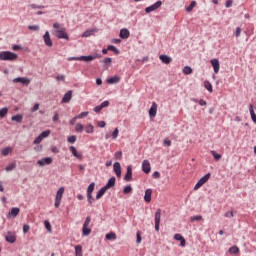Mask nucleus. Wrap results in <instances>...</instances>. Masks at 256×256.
Wrapping results in <instances>:
<instances>
[{
  "instance_id": "2f4dec72",
  "label": "nucleus",
  "mask_w": 256,
  "mask_h": 256,
  "mask_svg": "<svg viewBox=\"0 0 256 256\" xmlns=\"http://www.w3.org/2000/svg\"><path fill=\"white\" fill-rule=\"evenodd\" d=\"M155 223H161V209H157L155 213Z\"/></svg>"
},
{
  "instance_id": "a878e982",
  "label": "nucleus",
  "mask_w": 256,
  "mask_h": 256,
  "mask_svg": "<svg viewBox=\"0 0 256 256\" xmlns=\"http://www.w3.org/2000/svg\"><path fill=\"white\" fill-rule=\"evenodd\" d=\"M9 153H13V148L6 147L1 150V154L3 155V157H7V155H9Z\"/></svg>"
},
{
  "instance_id": "bf43d9fd",
  "label": "nucleus",
  "mask_w": 256,
  "mask_h": 256,
  "mask_svg": "<svg viewBox=\"0 0 256 256\" xmlns=\"http://www.w3.org/2000/svg\"><path fill=\"white\" fill-rule=\"evenodd\" d=\"M29 229H31V226H29V224H24L23 233H29Z\"/></svg>"
},
{
  "instance_id": "dca6fc26",
  "label": "nucleus",
  "mask_w": 256,
  "mask_h": 256,
  "mask_svg": "<svg viewBox=\"0 0 256 256\" xmlns=\"http://www.w3.org/2000/svg\"><path fill=\"white\" fill-rule=\"evenodd\" d=\"M124 179L125 181H131L133 179V168L131 166L127 167V172Z\"/></svg>"
},
{
  "instance_id": "f257e3e1",
  "label": "nucleus",
  "mask_w": 256,
  "mask_h": 256,
  "mask_svg": "<svg viewBox=\"0 0 256 256\" xmlns=\"http://www.w3.org/2000/svg\"><path fill=\"white\" fill-rule=\"evenodd\" d=\"M53 35L57 37V39H65L66 41H69V34L65 31V27L59 23L53 24Z\"/></svg>"
},
{
  "instance_id": "cd10ccee",
  "label": "nucleus",
  "mask_w": 256,
  "mask_h": 256,
  "mask_svg": "<svg viewBox=\"0 0 256 256\" xmlns=\"http://www.w3.org/2000/svg\"><path fill=\"white\" fill-rule=\"evenodd\" d=\"M75 255L83 256V246H81V245L75 246Z\"/></svg>"
},
{
  "instance_id": "423d86ee",
  "label": "nucleus",
  "mask_w": 256,
  "mask_h": 256,
  "mask_svg": "<svg viewBox=\"0 0 256 256\" xmlns=\"http://www.w3.org/2000/svg\"><path fill=\"white\" fill-rule=\"evenodd\" d=\"M163 5L162 1H157L156 3L152 4L149 7L145 8V13H151L153 11H157V9H159V7H161Z\"/></svg>"
},
{
  "instance_id": "412c9836",
  "label": "nucleus",
  "mask_w": 256,
  "mask_h": 256,
  "mask_svg": "<svg viewBox=\"0 0 256 256\" xmlns=\"http://www.w3.org/2000/svg\"><path fill=\"white\" fill-rule=\"evenodd\" d=\"M151 195H153V190L152 189H147L145 191V195H144V201L146 203H151Z\"/></svg>"
},
{
  "instance_id": "e433bc0d",
  "label": "nucleus",
  "mask_w": 256,
  "mask_h": 256,
  "mask_svg": "<svg viewBox=\"0 0 256 256\" xmlns=\"http://www.w3.org/2000/svg\"><path fill=\"white\" fill-rule=\"evenodd\" d=\"M82 234L84 235V237H87V236L91 235V228L83 227L82 228Z\"/></svg>"
},
{
  "instance_id": "72a5a7b5",
  "label": "nucleus",
  "mask_w": 256,
  "mask_h": 256,
  "mask_svg": "<svg viewBox=\"0 0 256 256\" xmlns=\"http://www.w3.org/2000/svg\"><path fill=\"white\" fill-rule=\"evenodd\" d=\"M12 121H16V123H21L23 121V115L17 114L12 116Z\"/></svg>"
},
{
  "instance_id": "603ef678",
  "label": "nucleus",
  "mask_w": 256,
  "mask_h": 256,
  "mask_svg": "<svg viewBox=\"0 0 256 256\" xmlns=\"http://www.w3.org/2000/svg\"><path fill=\"white\" fill-rule=\"evenodd\" d=\"M93 35V30H87L82 34V37H91Z\"/></svg>"
},
{
  "instance_id": "69168bd1",
  "label": "nucleus",
  "mask_w": 256,
  "mask_h": 256,
  "mask_svg": "<svg viewBox=\"0 0 256 256\" xmlns=\"http://www.w3.org/2000/svg\"><path fill=\"white\" fill-rule=\"evenodd\" d=\"M44 225H45L47 231H51V223H49V221H45Z\"/></svg>"
},
{
  "instance_id": "4d7b16f0",
  "label": "nucleus",
  "mask_w": 256,
  "mask_h": 256,
  "mask_svg": "<svg viewBox=\"0 0 256 256\" xmlns=\"http://www.w3.org/2000/svg\"><path fill=\"white\" fill-rule=\"evenodd\" d=\"M89 115V112H82L77 115L78 119H84V117H87Z\"/></svg>"
},
{
  "instance_id": "774afa93",
  "label": "nucleus",
  "mask_w": 256,
  "mask_h": 256,
  "mask_svg": "<svg viewBox=\"0 0 256 256\" xmlns=\"http://www.w3.org/2000/svg\"><path fill=\"white\" fill-rule=\"evenodd\" d=\"M56 80H58V81H65V75H58V76H56Z\"/></svg>"
},
{
  "instance_id": "052dcab7",
  "label": "nucleus",
  "mask_w": 256,
  "mask_h": 256,
  "mask_svg": "<svg viewBox=\"0 0 256 256\" xmlns=\"http://www.w3.org/2000/svg\"><path fill=\"white\" fill-rule=\"evenodd\" d=\"M51 152L57 154L59 153V148L57 146H51Z\"/></svg>"
},
{
  "instance_id": "4c0bfd02",
  "label": "nucleus",
  "mask_w": 256,
  "mask_h": 256,
  "mask_svg": "<svg viewBox=\"0 0 256 256\" xmlns=\"http://www.w3.org/2000/svg\"><path fill=\"white\" fill-rule=\"evenodd\" d=\"M15 167H17V163H16V162H12V163H10V164L5 168V171H7V172L13 171V169H15Z\"/></svg>"
},
{
  "instance_id": "3c124183",
  "label": "nucleus",
  "mask_w": 256,
  "mask_h": 256,
  "mask_svg": "<svg viewBox=\"0 0 256 256\" xmlns=\"http://www.w3.org/2000/svg\"><path fill=\"white\" fill-rule=\"evenodd\" d=\"M224 217H226L227 219H231V217H235V215L233 214V211H228L225 212Z\"/></svg>"
},
{
  "instance_id": "5fc2aeb1",
  "label": "nucleus",
  "mask_w": 256,
  "mask_h": 256,
  "mask_svg": "<svg viewBox=\"0 0 256 256\" xmlns=\"http://www.w3.org/2000/svg\"><path fill=\"white\" fill-rule=\"evenodd\" d=\"M77 141V136L72 135L68 137V143H75Z\"/></svg>"
},
{
  "instance_id": "ddd939ff",
  "label": "nucleus",
  "mask_w": 256,
  "mask_h": 256,
  "mask_svg": "<svg viewBox=\"0 0 256 256\" xmlns=\"http://www.w3.org/2000/svg\"><path fill=\"white\" fill-rule=\"evenodd\" d=\"M157 116V103L153 102L151 108L149 109V117L151 119Z\"/></svg>"
},
{
  "instance_id": "6e6552de",
  "label": "nucleus",
  "mask_w": 256,
  "mask_h": 256,
  "mask_svg": "<svg viewBox=\"0 0 256 256\" xmlns=\"http://www.w3.org/2000/svg\"><path fill=\"white\" fill-rule=\"evenodd\" d=\"M101 54H94L92 56H80V61H95V59H101Z\"/></svg>"
},
{
  "instance_id": "f704fd0d",
  "label": "nucleus",
  "mask_w": 256,
  "mask_h": 256,
  "mask_svg": "<svg viewBox=\"0 0 256 256\" xmlns=\"http://www.w3.org/2000/svg\"><path fill=\"white\" fill-rule=\"evenodd\" d=\"M183 73L184 75H191V73H193V68H191L190 66H185L183 68Z\"/></svg>"
},
{
  "instance_id": "7ed1b4c3",
  "label": "nucleus",
  "mask_w": 256,
  "mask_h": 256,
  "mask_svg": "<svg viewBox=\"0 0 256 256\" xmlns=\"http://www.w3.org/2000/svg\"><path fill=\"white\" fill-rule=\"evenodd\" d=\"M65 193V187H60L57 192H56V196H55V202H54V207L56 209H59V207L61 206V201H63V194Z\"/></svg>"
},
{
  "instance_id": "b1692460",
  "label": "nucleus",
  "mask_w": 256,
  "mask_h": 256,
  "mask_svg": "<svg viewBox=\"0 0 256 256\" xmlns=\"http://www.w3.org/2000/svg\"><path fill=\"white\" fill-rule=\"evenodd\" d=\"M119 81H121V78L119 76H113V77L107 79V83L109 85H115V84L119 83Z\"/></svg>"
},
{
  "instance_id": "49530a36",
  "label": "nucleus",
  "mask_w": 256,
  "mask_h": 256,
  "mask_svg": "<svg viewBox=\"0 0 256 256\" xmlns=\"http://www.w3.org/2000/svg\"><path fill=\"white\" fill-rule=\"evenodd\" d=\"M136 243L139 245V244H141V242L143 241V238H141V231H138L137 233H136Z\"/></svg>"
},
{
  "instance_id": "8fccbe9b",
  "label": "nucleus",
  "mask_w": 256,
  "mask_h": 256,
  "mask_svg": "<svg viewBox=\"0 0 256 256\" xmlns=\"http://www.w3.org/2000/svg\"><path fill=\"white\" fill-rule=\"evenodd\" d=\"M117 137H119V128H115L112 133V139H117Z\"/></svg>"
},
{
  "instance_id": "e2e57ef3",
  "label": "nucleus",
  "mask_w": 256,
  "mask_h": 256,
  "mask_svg": "<svg viewBox=\"0 0 256 256\" xmlns=\"http://www.w3.org/2000/svg\"><path fill=\"white\" fill-rule=\"evenodd\" d=\"M112 59L111 58H105L104 60H103V63L105 64V65H111V63H112Z\"/></svg>"
},
{
  "instance_id": "7c9ffc66",
  "label": "nucleus",
  "mask_w": 256,
  "mask_h": 256,
  "mask_svg": "<svg viewBox=\"0 0 256 256\" xmlns=\"http://www.w3.org/2000/svg\"><path fill=\"white\" fill-rule=\"evenodd\" d=\"M229 253L231 254V255H237L238 253H239V247H237V246H232V247H230L229 248Z\"/></svg>"
},
{
  "instance_id": "473e14b6",
  "label": "nucleus",
  "mask_w": 256,
  "mask_h": 256,
  "mask_svg": "<svg viewBox=\"0 0 256 256\" xmlns=\"http://www.w3.org/2000/svg\"><path fill=\"white\" fill-rule=\"evenodd\" d=\"M106 188L105 187H102L99 192L97 193L96 195V199L99 200L101 199V197H103V195H105V192H106Z\"/></svg>"
},
{
  "instance_id": "13d9d810",
  "label": "nucleus",
  "mask_w": 256,
  "mask_h": 256,
  "mask_svg": "<svg viewBox=\"0 0 256 256\" xmlns=\"http://www.w3.org/2000/svg\"><path fill=\"white\" fill-rule=\"evenodd\" d=\"M43 141V138L41 135H39L35 140H34V145H39Z\"/></svg>"
},
{
  "instance_id": "1a4fd4ad",
  "label": "nucleus",
  "mask_w": 256,
  "mask_h": 256,
  "mask_svg": "<svg viewBox=\"0 0 256 256\" xmlns=\"http://www.w3.org/2000/svg\"><path fill=\"white\" fill-rule=\"evenodd\" d=\"M13 83H22V85H29L31 83V80L29 78L25 77H18L13 79Z\"/></svg>"
},
{
  "instance_id": "f3484780",
  "label": "nucleus",
  "mask_w": 256,
  "mask_h": 256,
  "mask_svg": "<svg viewBox=\"0 0 256 256\" xmlns=\"http://www.w3.org/2000/svg\"><path fill=\"white\" fill-rule=\"evenodd\" d=\"M210 63L213 67L214 73H219V69H220L219 60L218 59H212Z\"/></svg>"
},
{
  "instance_id": "de8ad7c7",
  "label": "nucleus",
  "mask_w": 256,
  "mask_h": 256,
  "mask_svg": "<svg viewBox=\"0 0 256 256\" xmlns=\"http://www.w3.org/2000/svg\"><path fill=\"white\" fill-rule=\"evenodd\" d=\"M48 135H51V131L50 130H46V131H43L40 136L42 139H45L47 138Z\"/></svg>"
},
{
  "instance_id": "09e8293b",
  "label": "nucleus",
  "mask_w": 256,
  "mask_h": 256,
  "mask_svg": "<svg viewBox=\"0 0 256 256\" xmlns=\"http://www.w3.org/2000/svg\"><path fill=\"white\" fill-rule=\"evenodd\" d=\"M114 157H115V159L120 161V159H122V157H123V152H121V151L115 152Z\"/></svg>"
},
{
  "instance_id": "a19ab883",
  "label": "nucleus",
  "mask_w": 256,
  "mask_h": 256,
  "mask_svg": "<svg viewBox=\"0 0 256 256\" xmlns=\"http://www.w3.org/2000/svg\"><path fill=\"white\" fill-rule=\"evenodd\" d=\"M95 131V127H93V125L91 124H88L86 127H85V132L86 133H93Z\"/></svg>"
},
{
  "instance_id": "0e129e2a",
  "label": "nucleus",
  "mask_w": 256,
  "mask_h": 256,
  "mask_svg": "<svg viewBox=\"0 0 256 256\" xmlns=\"http://www.w3.org/2000/svg\"><path fill=\"white\" fill-rule=\"evenodd\" d=\"M241 36V27H237L235 31V37H240Z\"/></svg>"
},
{
  "instance_id": "4468645a",
  "label": "nucleus",
  "mask_w": 256,
  "mask_h": 256,
  "mask_svg": "<svg viewBox=\"0 0 256 256\" xmlns=\"http://www.w3.org/2000/svg\"><path fill=\"white\" fill-rule=\"evenodd\" d=\"M5 239L8 243H15L17 241V235L13 232H9L6 236Z\"/></svg>"
},
{
  "instance_id": "39448f33",
  "label": "nucleus",
  "mask_w": 256,
  "mask_h": 256,
  "mask_svg": "<svg viewBox=\"0 0 256 256\" xmlns=\"http://www.w3.org/2000/svg\"><path fill=\"white\" fill-rule=\"evenodd\" d=\"M93 191H95V182H92L88 188H87V199H88V203H90V205L93 204V201H95L93 199Z\"/></svg>"
},
{
  "instance_id": "20e7f679",
  "label": "nucleus",
  "mask_w": 256,
  "mask_h": 256,
  "mask_svg": "<svg viewBox=\"0 0 256 256\" xmlns=\"http://www.w3.org/2000/svg\"><path fill=\"white\" fill-rule=\"evenodd\" d=\"M211 179V173H207L204 175L194 186V191H197L198 189H201L203 187L204 183H207Z\"/></svg>"
},
{
  "instance_id": "37998d69",
  "label": "nucleus",
  "mask_w": 256,
  "mask_h": 256,
  "mask_svg": "<svg viewBox=\"0 0 256 256\" xmlns=\"http://www.w3.org/2000/svg\"><path fill=\"white\" fill-rule=\"evenodd\" d=\"M191 223H194V221H203V216L197 215L190 218Z\"/></svg>"
},
{
  "instance_id": "bb28decb",
  "label": "nucleus",
  "mask_w": 256,
  "mask_h": 256,
  "mask_svg": "<svg viewBox=\"0 0 256 256\" xmlns=\"http://www.w3.org/2000/svg\"><path fill=\"white\" fill-rule=\"evenodd\" d=\"M249 112H250L253 123H256V115H255V110H253V104L249 105Z\"/></svg>"
},
{
  "instance_id": "338daca9",
  "label": "nucleus",
  "mask_w": 256,
  "mask_h": 256,
  "mask_svg": "<svg viewBox=\"0 0 256 256\" xmlns=\"http://www.w3.org/2000/svg\"><path fill=\"white\" fill-rule=\"evenodd\" d=\"M231 5H233V0H228V1H226L225 7H226L227 9H229V7H231Z\"/></svg>"
},
{
  "instance_id": "58836bf2",
  "label": "nucleus",
  "mask_w": 256,
  "mask_h": 256,
  "mask_svg": "<svg viewBox=\"0 0 256 256\" xmlns=\"http://www.w3.org/2000/svg\"><path fill=\"white\" fill-rule=\"evenodd\" d=\"M210 153H211V155L214 157L215 161H220V159H221V154H217V152L214 151V150H211Z\"/></svg>"
},
{
  "instance_id": "393cba45",
  "label": "nucleus",
  "mask_w": 256,
  "mask_h": 256,
  "mask_svg": "<svg viewBox=\"0 0 256 256\" xmlns=\"http://www.w3.org/2000/svg\"><path fill=\"white\" fill-rule=\"evenodd\" d=\"M130 32L129 30L123 28L120 30V37L121 39H129Z\"/></svg>"
},
{
  "instance_id": "2eb2a0df",
  "label": "nucleus",
  "mask_w": 256,
  "mask_h": 256,
  "mask_svg": "<svg viewBox=\"0 0 256 256\" xmlns=\"http://www.w3.org/2000/svg\"><path fill=\"white\" fill-rule=\"evenodd\" d=\"M113 169L118 179H121V164L119 162H115L113 165Z\"/></svg>"
},
{
  "instance_id": "0eeeda50",
  "label": "nucleus",
  "mask_w": 256,
  "mask_h": 256,
  "mask_svg": "<svg viewBox=\"0 0 256 256\" xmlns=\"http://www.w3.org/2000/svg\"><path fill=\"white\" fill-rule=\"evenodd\" d=\"M51 163H53V158L51 157L42 158L41 160L37 161V165H39L40 167H45V165H51Z\"/></svg>"
},
{
  "instance_id": "4be33fe9",
  "label": "nucleus",
  "mask_w": 256,
  "mask_h": 256,
  "mask_svg": "<svg viewBox=\"0 0 256 256\" xmlns=\"http://www.w3.org/2000/svg\"><path fill=\"white\" fill-rule=\"evenodd\" d=\"M116 181H117V179L115 177H111L108 180L107 184L104 186L105 189L107 190V189H111L112 187H115Z\"/></svg>"
},
{
  "instance_id": "c756f323",
  "label": "nucleus",
  "mask_w": 256,
  "mask_h": 256,
  "mask_svg": "<svg viewBox=\"0 0 256 256\" xmlns=\"http://www.w3.org/2000/svg\"><path fill=\"white\" fill-rule=\"evenodd\" d=\"M204 87L209 91V93H213V85H211V82L209 81H204Z\"/></svg>"
},
{
  "instance_id": "ea45409f",
  "label": "nucleus",
  "mask_w": 256,
  "mask_h": 256,
  "mask_svg": "<svg viewBox=\"0 0 256 256\" xmlns=\"http://www.w3.org/2000/svg\"><path fill=\"white\" fill-rule=\"evenodd\" d=\"M196 5H197V2H196V1H192L191 4H190L188 7H186V11H187L188 13H191V11H193V8H194Z\"/></svg>"
},
{
  "instance_id": "79ce46f5",
  "label": "nucleus",
  "mask_w": 256,
  "mask_h": 256,
  "mask_svg": "<svg viewBox=\"0 0 256 256\" xmlns=\"http://www.w3.org/2000/svg\"><path fill=\"white\" fill-rule=\"evenodd\" d=\"M133 191V187H131V185H128L124 188L123 193L124 195H129V193H131Z\"/></svg>"
},
{
  "instance_id": "680f3d73",
  "label": "nucleus",
  "mask_w": 256,
  "mask_h": 256,
  "mask_svg": "<svg viewBox=\"0 0 256 256\" xmlns=\"http://www.w3.org/2000/svg\"><path fill=\"white\" fill-rule=\"evenodd\" d=\"M103 109V106H101V104L100 105H98V106H96L95 108H94V111H95V113H101V110Z\"/></svg>"
},
{
  "instance_id": "c03bdc74",
  "label": "nucleus",
  "mask_w": 256,
  "mask_h": 256,
  "mask_svg": "<svg viewBox=\"0 0 256 256\" xmlns=\"http://www.w3.org/2000/svg\"><path fill=\"white\" fill-rule=\"evenodd\" d=\"M9 109H7V107H4L2 109H0V117L1 119H3V117H5V115H7Z\"/></svg>"
},
{
  "instance_id": "c85d7f7f",
  "label": "nucleus",
  "mask_w": 256,
  "mask_h": 256,
  "mask_svg": "<svg viewBox=\"0 0 256 256\" xmlns=\"http://www.w3.org/2000/svg\"><path fill=\"white\" fill-rule=\"evenodd\" d=\"M106 239L108 241H115V239H117V234H115V232H110L108 234H106Z\"/></svg>"
},
{
  "instance_id": "a211bd4d",
  "label": "nucleus",
  "mask_w": 256,
  "mask_h": 256,
  "mask_svg": "<svg viewBox=\"0 0 256 256\" xmlns=\"http://www.w3.org/2000/svg\"><path fill=\"white\" fill-rule=\"evenodd\" d=\"M160 61L164 63L165 65H169L173 61L172 57H169L168 55H160L159 56Z\"/></svg>"
},
{
  "instance_id": "aec40b11",
  "label": "nucleus",
  "mask_w": 256,
  "mask_h": 256,
  "mask_svg": "<svg viewBox=\"0 0 256 256\" xmlns=\"http://www.w3.org/2000/svg\"><path fill=\"white\" fill-rule=\"evenodd\" d=\"M20 209L18 207H14L11 209V211L7 214V218H11V217H17V215H19Z\"/></svg>"
},
{
  "instance_id": "9b49d317",
  "label": "nucleus",
  "mask_w": 256,
  "mask_h": 256,
  "mask_svg": "<svg viewBox=\"0 0 256 256\" xmlns=\"http://www.w3.org/2000/svg\"><path fill=\"white\" fill-rule=\"evenodd\" d=\"M69 151L72 153L74 157H76V159H83V154L81 152H78L75 146H70Z\"/></svg>"
},
{
  "instance_id": "f03ea898",
  "label": "nucleus",
  "mask_w": 256,
  "mask_h": 256,
  "mask_svg": "<svg viewBox=\"0 0 256 256\" xmlns=\"http://www.w3.org/2000/svg\"><path fill=\"white\" fill-rule=\"evenodd\" d=\"M19 55L10 51L0 52V61H17Z\"/></svg>"
},
{
  "instance_id": "a18cd8bd",
  "label": "nucleus",
  "mask_w": 256,
  "mask_h": 256,
  "mask_svg": "<svg viewBox=\"0 0 256 256\" xmlns=\"http://www.w3.org/2000/svg\"><path fill=\"white\" fill-rule=\"evenodd\" d=\"M108 51H113V53H115L116 55H119V50L117 49V47L113 45L108 46Z\"/></svg>"
},
{
  "instance_id": "c9c22d12",
  "label": "nucleus",
  "mask_w": 256,
  "mask_h": 256,
  "mask_svg": "<svg viewBox=\"0 0 256 256\" xmlns=\"http://www.w3.org/2000/svg\"><path fill=\"white\" fill-rule=\"evenodd\" d=\"M85 129V126H83V124L78 123L75 126V131H77V133H83V130Z\"/></svg>"
},
{
  "instance_id": "864d4df0",
  "label": "nucleus",
  "mask_w": 256,
  "mask_h": 256,
  "mask_svg": "<svg viewBox=\"0 0 256 256\" xmlns=\"http://www.w3.org/2000/svg\"><path fill=\"white\" fill-rule=\"evenodd\" d=\"M90 224H91V217L88 216L84 221L83 227H89Z\"/></svg>"
},
{
  "instance_id": "6ab92c4d",
  "label": "nucleus",
  "mask_w": 256,
  "mask_h": 256,
  "mask_svg": "<svg viewBox=\"0 0 256 256\" xmlns=\"http://www.w3.org/2000/svg\"><path fill=\"white\" fill-rule=\"evenodd\" d=\"M73 97V91L69 90L62 98V103H69Z\"/></svg>"
},
{
  "instance_id": "6e6d98bb",
  "label": "nucleus",
  "mask_w": 256,
  "mask_h": 256,
  "mask_svg": "<svg viewBox=\"0 0 256 256\" xmlns=\"http://www.w3.org/2000/svg\"><path fill=\"white\" fill-rule=\"evenodd\" d=\"M28 29H30V31H39V25H30L28 26Z\"/></svg>"
},
{
  "instance_id": "5701e85b",
  "label": "nucleus",
  "mask_w": 256,
  "mask_h": 256,
  "mask_svg": "<svg viewBox=\"0 0 256 256\" xmlns=\"http://www.w3.org/2000/svg\"><path fill=\"white\" fill-rule=\"evenodd\" d=\"M174 239H175L176 241H180L181 247H185L186 241H185V238H184L181 234H175V235H174Z\"/></svg>"
},
{
  "instance_id": "f8f14e48",
  "label": "nucleus",
  "mask_w": 256,
  "mask_h": 256,
  "mask_svg": "<svg viewBox=\"0 0 256 256\" xmlns=\"http://www.w3.org/2000/svg\"><path fill=\"white\" fill-rule=\"evenodd\" d=\"M44 43L47 45V47H53V41L51 40V36L49 35V31H46L44 36Z\"/></svg>"
},
{
  "instance_id": "9d476101",
  "label": "nucleus",
  "mask_w": 256,
  "mask_h": 256,
  "mask_svg": "<svg viewBox=\"0 0 256 256\" xmlns=\"http://www.w3.org/2000/svg\"><path fill=\"white\" fill-rule=\"evenodd\" d=\"M142 171L146 174L151 173V163L149 162V160H144L142 162Z\"/></svg>"
}]
</instances>
